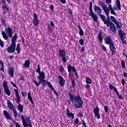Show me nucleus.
I'll list each match as a JSON object with an SVG mask.
<instances>
[{"label": "nucleus", "instance_id": "nucleus-38", "mask_svg": "<svg viewBox=\"0 0 127 127\" xmlns=\"http://www.w3.org/2000/svg\"><path fill=\"white\" fill-rule=\"evenodd\" d=\"M32 23L33 24V25H34L35 26H37L39 24L38 20H33Z\"/></svg>", "mask_w": 127, "mask_h": 127}, {"label": "nucleus", "instance_id": "nucleus-28", "mask_svg": "<svg viewBox=\"0 0 127 127\" xmlns=\"http://www.w3.org/2000/svg\"><path fill=\"white\" fill-rule=\"evenodd\" d=\"M109 88L111 89V90H114V91L115 92H117L118 91V89H117V88L115 86H114V85H113L112 84H111V83H109Z\"/></svg>", "mask_w": 127, "mask_h": 127}, {"label": "nucleus", "instance_id": "nucleus-22", "mask_svg": "<svg viewBox=\"0 0 127 127\" xmlns=\"http://www.w3.org/2000/svg\"><path fill=\"white\" fill-rule=\"evenodd\" d=\"M98 41L102 43L103 42V36H102V31H100L98 35Z\"/></svg>", "mask_w": 127, "mask_h": 127}, {"label": "nucleus", "instance_id": "nucleus-20", "mask_svg": "<svg viewBox=\"0 0 127 127\" xmlns=\"http://www.w3.org/2000/svg\"><path fill=\"white\" fill-rule=\"evenodd\" d=\"M66 115L68 118H70V117H71L72 119H74V114L73 113H70V111H69L68 109H66Z\"/></svg>", "mask_w": 127, "mask_h": 127}, {"label": "nucleus", "instance_id": "nucleus-35", "mask_svg": "<svg viewBox=\"0 0 127 127\" xmlns=\"http://www.w3.org/2000/svg\"><path fill=\"white\" fill-rule=\"evenodd\" d=\"M116 3L118 7V9L121 10V1H120V0H116Z\"/></svg>", "mask_w": 127, "mask_h": 127}, {"label": "nucleus", "instance_id": "nucleus-39", "mask_svg": "<svg viewBox=\"0 0 127 127\" xmlns=\"http://www.w3.org/2000/svg\"><path fill=\"white\" fill-rule=\"evenodd\" d=\"M111 20L112 21V22H114V23L117 22V19H116V18L113 16H111L110 17Z\"/></svg>", "mask_w": 127, "mask_h": 127}, {"label": "nucleus", "instance_id": "nucleus-34", "mask_svg": "<svg viewBox=\"0 0 127 127\" xmlns=\"http://www.w3.org/2000/svg\"><path fill=\"white\" fill-rule=\"evenodd\" d=\"M0 70H1V71H2L3 72H4V69H3V62H2V61L0 60Z\"/></svg>", "mask_w": 127, "mask_h": 127}, {"label": "nucleus", "instance_id": "nucleus-29", "mask_svg": "<svg viewBox=\"0 0 127 127\" xmlns=\"http://www.w3.org/2000/svg\"><path fill=\"white\" fill-rule=\"evenodd\" d=\"M93 113L94 115L96 114H99V113H100V109L98 106L95 108L93 109Z\"/></svg>", "mask_w": 127, "mask_h": 127}, {"label": "nucleus", "instance_id": "nucleus-7", "mask_svg": "<svg viewBox=\"0 0 127 127\" xmlns=\"http://www.w3.org/2000/svg\"><path fill=\"white\" fill-rule=\"evenodd\" d=\"M104 41L105 42V44H108V45H111L114 42H113V41H112V38H111V36H106L104 38Z\"/></svg>", "mask_w": 127, "mask_h": 127}, {"label": "nucleus", "instance_id": "nucleus-62", "mask_svg": "<svg viewBox=\"0 0 127 127\" xmlns=\"http://www.w3.org/2000/svg\"><path fill=\"white\" fill-rule=\"evenodd\" d=\"M111 13L112 14H114V15H116L117 16V14H116V12H115V11L114 10V9H111Z\"/></svg>", "mask_w": 127, "mask_h": 127}, {"label": "nucleus", "instance_id": "nucleus-33", "mask_svg": "<svg viewBox=\"0 0 127 127\" xmlns=\"http://www.w3.org/2000/svg\"><path fill=\"white\" fill-rule=\"evenodd\" d=\"M2 8L3 9V11H4V12H5V11H6V10L7 11H9V9H8V8L7 7V6L6 5H2Z\"/></svg>", "mask_w": 127, "mask_h": 127}, {"label": "nucleus", "instance_id": "nucleus-6", "mask_svg": "<svg viewBox=\"0 0 127 127\" xmlns=\"http://www.w3.org/2000/svg\"><path fill=\"white\" fill-rule=\"evenodd\" d=\"M5 32L6 34H7L8 36L10 37V38H12V34L13 33V30L10 27H7L6 29H5Z\"/></svg>", "mask_w": 127, "mask_h": 127}, {"label": "nucleus", "instance_id": "nucleus-49", "mask_svg": "<svg viewBox=\"0 0 127 127\" xmlns=\"http://www.w3.org/2000/svg\"><path fill=\"white\" fill-rule=\"evenodd\" d=\"M28 100L32 99V97H31V95L30 92H29L28 93Z\"/></svg>", "mask_w": 127, "mask_h": 127}, {"label": "nucleus", "instance_id": "nucleus-26", "mask_svg": "<svg viewBox=\"0 0 127 127\" xmlns=\"http://www.w3.org/2000/svg\"><path fill=\"white\" fill-rule=\"evenodd\" d=\"M13 73H14L13 68L12 67H10L9 69V75H10V77H13V76H14V74Z\"/></svg>", "mask_w": 127, "mask_h": 127}, {"label": "nucleus", "instance_id": "nucleus-45", "mask_svg": "<svg viewBox=\"0 0 127 127\" xmlns=\"http://www.w3.org/2000/svg\"><path fill=\"white\" fill-rule=\"evenodd\" d=\"M41 71L40 70V64L38 65V69L36 70V72H37L38 74H40V72Z\"/></svg>", "mask_w": 127, "mask_h": 127}, {"label": "nucleus", "instance_id": "nucleus-23", "mask_svg": "<svg viewBox=\"0 0 127 127\" xmlns=\"http://www.w3.org/2000/svg\"><path fill=\"white\" fill-rule=\"evenodd\" d=\"M4 91L7 96H10L11 92L10 90H9V89H8V86H6L5 87H4Z\"/></svg>", "mask_w": 127, "mask_h": 127}, {"label": "nucleus", "instance_id": "nucleus-3", "mask_svg": "<svg viewBox=\"0 0 127 127\" xmlns=\"http://www.w3.org/2000/svg\"><path fill=\"white\" fill-rule=\"evenodd\" d=\"M14 91L15 93V97L16 98V102L18 104V111H19L20 113H22V112H23V105L20 104V96H19V93H18V90L14 88Z\"/></svg>", "mask_w": 127, "mask_h": 127}, {"label": "nucleus", "instance_id": "nucleus-12", "mask_svg": "<svg viewBox=\"0 0 127 127\" xmlns=\"http://www.w3.org/2000/svg\"><path fill=\"white\" fill-rule=\"evenodd\" d=\"M93 9L95 12L99 13L100 16V14L102 13V9L101 8V7L97 5H95L93 7Z\"/></svg>", "mask_w": 127, "mask_h": 127}, {"label": "nucleus", "instance_id": "nucleus-51", "mask_svg": "<svg viewBox=\"0 0 127 127\" xmlns=\"http://www.w3.org/2000/svg\"><path fill=\"white\" fill-rule=\"evenodd\" d=\"M2 86H3V88H4V89L6 87H8V86H7V84H6V81H3Z\"/></svg>", "mask_w": 127, "mask_h": 127}, {"label": "nucleus", "instance_id": "nucleus-10", "mask_svg": "<svg viewBox=\"0 0 127 127\" xmlns=\"http://www.w3.org/2000/svg\"><path fill=\"white\" fill-rule=\"evenodd\" d=\"M21 119L22 120L23 126L24 127H32V125L30 124L28 125V123H27L25 121V119H24V116L22 115L21 117Z\"/></svg>", "mask_w": 127, "mask_h": 127}, {"label": "nucleus", "instance_id": "nucleus-60", "mask_svg": "<svg viewBox=\"0 0 127 127\" xmlns=\"http://www.w3.org/2000/svg\"><path fill=\"white\" fill-rule=\"evenodd\" d=\"M34 18H33V20H38V19H37L38 18V17H37V15H36V13H34Z\"/></svg>", "mask_w": 127, "mask_h": 127}, {"label": "nucleus", "instance_id": "nucleus-1", "mask_svg": "<svg viewBox=\"0 0 127 127\" xmlns=\"http://www.w3.org/2000/svg\"><path fill=\"white\" fill-rule=\"evenodd\" d=\"M67 94L69 97L71 102L73 103L74 101V107L75 109H80L83 107V99H82L80 95H77L74 96L71 92H68Z\"/></svg>", "mask_w": 127, "mask_h": 127}, {"label": "nucleus", "instance_id": "nucleus-42", "mask_svg": "<svg viewBox=\"0 0 127 127\" xmlns=\"http://www.w3.org/2000/svg\"><path fill=\"white\" fill-rule=\"evenodd\" d=\"M0 22L2 24H3V25H4V26H6V25L5 24V21H4V18H1Z\"/></svg>", "mask_w": 127, "mask_h": 127}, {"label": "nucleus", "instance_id": "nucleus-11", "mask_svg": "<svg viewBox=\"0 0 127 127\" xmlns=\"http://www.w3.org/2000/svg\"><path fill=\"white\" fill-rule=\"evenodd\" d=\"M110 29L112 32H114V33H116V31L118 30V28L117 29L116 25L113 23V22H112V23L110 22Z\"/></svg>", "mask_w": 127, "mask_h": 127}, {"label": "nucleus", "instance_id": "nucleus-25", "mask_svg": "<svg viewBox=\"0 0 127 127\" xmlns=\"http://www.w3.org/2000/svg\"><path fill=\"white\" fill-rule=\"evenodd\" d=\"M78 28L79 30V35H80L81 36H83V35H84V31H83V29H82V28H81V25H79L78 26Z\"/></svg>", "mask_w": 127, "mask_h": 127}, {"label": "nucleus", "instance_id": "nucleus-46", "mask_svg": "<svg viewBox=\"0 0 127 127\" xmlns=\"http://www.w3.org/2000/svg\"><path fill=\"white\" fill-rule=\"evenodd\" d=\"M48 28V31H49L50 32L52 31V27H51V26L50 24H48L47 26Z\"/></svg>", "mask_w": 127, "mask_h": 127}, {"label": "nucleus", "instance_id": "nucleus-31", "mask_svg": "<svg viewBox=\"0 0 127 127\" xmlns=\"http://www.w3.org/2000/svg\"><path fill=\"white\" fill-rule=\"evenodd\" d=\"M16 50L17 54H20L21 49H20V44H18L16 46Z\"/></svg>", "mask_w": 127, "mask_h": 127}, {"label": "nucleus", "instance_id": "nucleus-63", "mask_svg": "<svg viewBox=\"0 0 127 127\" xmlns=\"http://www.w3.org/2000/svg\"><path fill=\"white\" fill-rule=\"evenodd\" d=\"M52 91H53L54 94H55L56 96H58V93H57V91H56V90H55V89L54 88L53 90H52Z\"/></svg>", "mask_w": 127, "mask_h": 127}, {"label": "nucleus", "instance_id": "nucleus-54", "mask_svg": "<svg viewBox=\"0 0 127 127\" xmlns=\"http://www.w3.org/2000/svg\"><path fill=\"white\" fill-rule=\"evenodd\" d=\"M0 45L1 46V47L3 48V41H2V40H1V39H0Z\"/></svg>", "mask_w": 127, "mask_h": 127}, {"label": "nucleus", "instance_id": "nucleus-48", "mask_svg": "<svg viewBox=\"0 0 127 127\" xmlns=\"http://www.w3.org/2000/svg\"><path fill=\"white\" fill-rule=\"evenodd\" d=\"M79 43L81 46H83L84 45V40L83 39H81L79 40Z\"/></svg>", "mask_w": 127, "mask_h": 127}, {"label": "nucleus", "instance_id": "nucleus-21", "mask_svg": "<svg viewBox=\"0 0 127 127\" xmlns=\"http://www.w3.org/2000/svg\"><path fill=\"white\" fill-rule=\"evenodd\" d=\"M60 57H64L66 56V52L63 50H60L59 52Z\"/></svg>", "mask_w": 127, "mask_h": 127}, {"label": "nucleus", "instance_id": "nucleus-58", "mask_svg": "<svg viewBox=\"0 0 127 127\" xmlns=\"http://www.w3.org/2000/svg\"><path fill=\"white\" fill-rule=\"evenodd\" d=\"M74 124L75 125H78L79 124V119L76 118L75 120L74 121Z\"/></svg>", "mask_w": 127, "mask_h": 127}, {"label": "nucleus", "instance_id": "nucleus-41", "mask_svg": "<svg viewBox=\"0 0 127 127\" xmlns=\"http://www.w3.org/2000/svg\"><path fill=\"white\" fill-rule=\"evenodd\" d=\"M99 4H100V5H101V6L102 8H104L105 7H107V6H106V4L105 3H104V2H103V1H100L99 2Z\"/></svg>", "mask_w": 127, "mask_h": 127}, {"label": "nucleus", "instance_id": "nucleus-43", "mask_svg": "<svg viewBox=\"0 0 127 127\" xmlns=\"http://www.w3.org/2000/svg\"><path fill=\"white\" fill-rule=\"evenodd\" d=\"M48 86L51 89L53 90L54 89V87H53V85L51 84V83L50 82H48Z\"/></svg>", "mask_w": 127, "mask_h": 127}, {"label": "nucleus", "instance_id": "nucleus-4", "mask_svg": "<svg viewBox=\"0 0 127 127\" xmlns=\"http://www.w3.org/2000/svg\"><path fill=\"white\" fill-rule=\"evenodd\" d=\"M100 17H101V20L104 22V24L107 26V27H110L111 26V19L110 18H106V16L104 15L100 14Z\"/></svg>", "mask_w": 127, "mask_h": 127}, {"label": "nucleus", "instance_id": "nucleus-14", "mask_svg": "<svg viewBox=\"0 0 127 127\" xmlns=\"http://www.w3.org/2000/svg\"><path fill=\"white\" fill-rule=\"evenodd\" d=\"M3 115L5 118H6V119H7V120H12L11 115H10L9 113L7 112L5 110L3 111Z\"/></svg>", "mask_w": 127, "mask_h": 127}, {"label": "nucleus", "instance_id": "nucleus-27", "mask_svg": "<svg viewBox=\"0 0 127 127\" xmlns=\"http://www.w3.org/2000/svg\"><path fill=\"white\" fill-rule=\"evenodd\" d=\"M1 34L3 36V38H4L5 40H7V39H8V36H7L6 33L4 32V31H2L1 32Z\"/></svg>", "mask_w": 127, "mask_h": 127}, {"label": "nucleus", "instance_id": "nucleus-16", "mask_svg": "<svg viewBox=\"0 0 127 127\" xmlns=\"http://www.w3.org/2000/svg\"><path fill=\"white\" fill-rule=\"evenodd\" d=\"M67 70H68V72L70 73L71 71H72V72H75V71H76V68H75V67L71 65V64H69L67 66Z\"/></svg>", "mask_w": 127, "mask_h": 127}, {"label": "nucleus", "instance_id": "nucleus-8", "mask_svg": "<svg viewBox=\"0 0 127 127\" xmlns=\"http://www.w3.org/2000/svg\"><path fill=\"white\" fill-rule=\"evenodd\" d=\"M118 34L120 36L121 39H126L127 37V34L126 32H124L122 29H119L118 30Z\"/></svg>", "mask_w": 127, "mask_h": 127}, {"label": "nucleus", "instance_id": "nucleus-37", "mask_svg": "<svg viewBox=\"0 0 127 127\" xmlns=\"http://www.w3.org/2000/svg\"><path fill=\"white\" fill-rule=\"evenodd\" d=\"M86 84H91L92 83V79L89 77H87L86 79Z\"/></svg>", "mask_w": 127, "mask_h": 127}, {"label": "nucleus", "instance_id": "nucleus-24", "mask_svg": "<svg viewBox=\"0 0 127 127\" xmlns=\"http://www.w3.org/2000/svg\"><path fill=\"white\" fill-rule=\"evenodd\" d=\"M24 67H26V68H28L29 66H30V60H27L25 62V63L23 64Z\"/></svg>", "mask_w": 127, "mask_h": 127}, {"label": "nucleus", "instance_id": "nucleus-64", "mask_svg": "<svg viewBox=\"0 0 127 127\" xmlns=\"http://www.w3.org/2000/svg\"><path fill=\"white\" fill-rule=\"evenodd\" d=\"M125 83H126V81L125 80V79H122V83L123 86H125L126 85Z\"/></svg>", "mask_w": 127, "mask_h": 127}, {"label": "nucleus", "instance_id": "nucleus-15", "mask_svg": "<svg viewBox=\"0 0 127 127\" xmlns=\"http://www.w3.org/2000/svg\"><path fill=\"white\" fill-rule=\"evenodd\" d=\"M89 15L93 17L95 22H98V16L96 14H94V12H90Z\"/></svg>", "mask_w": 127, "mask_h": 127}, {"label": "nucleus", "instance_id": "nucleus-50", "mask_svg": "<svg viewBox=\"0 0 127 127\" xmlns=\"http://www.w3.org/2000/svg\"><path fill=\"white\" fill-rule=\"evenodd\" d=\"M59 69H60V72L61 73H62V72H63V71H64V68L63 67V66H62V65H61V66H60Z\"/></svg>", "mask_w": 127, "mask_h": 127}, {"label": "nucleus", "instance_id": "nucleus-17", "mask_svg": "<svg viewBox=\"0 0 127 127\" xmlns=\"http://www.w3.org/2000/svg\"><path fill=\"white\" fill-rule=\"evenodd\" d=\"M40 76H38L37 78L38 80L41 79H45L46 77L45 76V73L43 71H40V73H39Z\"/></svg>", "mask_w": 127, "mask_h": 127}, {"label": "nucleus", "instance_id": "nucleus-5", "mask_svg": "<svg viewBox=\"0 0 127 127\" xmlns=\"http://www.w3.org/2000/svg\"><path fill=\"white\" fill-rule=\"evenodd\" d=\"M38 82L34 80V79H33V83H35V85L37 86V87H39L40 84L43 83V87L44 88L46 86V84H48L47 81L45 80V78L41 79H38Z\"/></svg>", "mask_w": 127, "mask_h": 127}, {"label": "nucleus", "instance_id": "nucleus-19", "mask_svg": "<svg viewBox=\"0 0 127 127\" xmlns=\"http://www.w3.org/2000/svg\"><path fill=\"white\" fill-rule=\"evenodd\" d=\"M103 9L104 10V12H105L106 15L107 16V18H110V15H109V14H110V10L109 9L108 7L106 6L103 8Z\"/></svg>", "mask_w": 127, "mask_h": 127}, {"label": "nucleus", "instance_id": "nucleus-53", "mask_svg": "<svg viewBox=\"0 0 127 127\" xmlns=\"http://www.w3.org/2000/svg\"><path fill=\"white\" fill-rule=\"evenodd\" d=\"M95 117H96L98 120L99 119H101V116H100L99 113H96V114H95Z\"/></svg>", "mask_w": 127, "mask_h": 127}, {"label": "nucleus", "instance_id": "nucleus-57", "mask_svg": "<svg viewBox=\"0 0 127 127\" xmlns=\"http://www.w3.org/2000/svg\"><path fill=\"white\" fill-rule=\"evenodd\" d=\"M104 110H105V113H108V112H109V107H108L107 106H106L104 107Z\"/></svg>", "mask_w": 127, "mask_h": 127}, {"label": "nucleus", "instance_id": "nucleus-36", "mask_svg": "<svg viewBox=\"0 0 127 127\" xmlns=\"http://www.w3.org/2000/svg\"><path fill=\"white\" fill-rule=\"evenodd\" d=\"M89 11L90 12H93V3L92 1L90 2Z\"/></svg>", "mask_w": 127, "mask_h": 127}, {"label": "nucleus", "instance_id": "nucleus-18", "mask_svg": "<svg viewBox=\"0 0 127 127\" xmlns=\"http://www.w3.org/2000/svg\"><path fill=\"white\" fill-rule=\"evenodd\" d=\"M7 107L8 108H9L10 110L12 111V110H14L15 109V107L13 106V104L10 102V100H8L7 101Z\"/></svg>", "mask_w": 127, "mask_h": 127}, {"label": "nucleus", "instance_id": "nucleus-56", "mask_svg": "<svg viewBox=\"0 0 127 127\" xmlns=\"http://www.w3.org/2000/svg\"><path fill=\"white\" fill-rule=\"evenodd\" d=\"M19 80H22V81H24V76H23V75H22V74L20 75Z\"/></svg>", "mask_w": 127, "mask_h": 127}, {"label": "nucleus", "instance_id": "nucleus-13", "mask_svg": "<svg viewBox=\"0 0 127 127\" xmlns=\"http://www.w3.org/2000/svg\"><path fill=\"white\" fill-rule=\"evenodd\" d=\"M109 47L110 48L111 51L112 52V55H116V47H115V44L114 43L111 44V45H109Z\"/></svg>", "mask_w": 127, "mask_h": 127}, {"label": "nucleus", "instance_id": "nucleus-32", "mask_svg": "<svg viewBox=\"0 0 127 127\" xmlns=\"http://www.w3.org/2000/svg\"><path fill=\"white\" fill-rule=\"evenodd\" d=\"M120 22H118V21H116L115 23H114L116 24L117 27H118V28L119 29H122V27H121V26H120V24H121L122 26V22L121 21V20H120Z\"/></svg>", "mask_w": 127, "mask_h": 127}, {"label": "nucleus", "instance_id": "nucleus-47", "mask_svg": "<svg viewBox=\"0 0 127 127\" xmlns=\"http://www.w3.org/2000/svg\"><path fill=\"white\" fill-rule=\"evenodd\" d=\"M71 83H72V87L73 88H75V85H76V82H75V80L73 79L71 81Z\"/></svg>", "mask_w": 127, "mask_h": 127}, {"label": "nucleus", "instance_id": "nucleus-52", "mask_svg": "<svg viewBox=\"0 0 127 127\" xmlns=\"http://www.w3.org/2000/svg\"><path fill=\"white\" fill-rule=\"evenodd\" d=\"M121 65L123 68H125L126 67V63H125V62L124 61H122L121 62Z\"/></svg>", "mask_w": 127, "mask_h": 127}, {"label": "nucleus", "instance_id": "nucleus-61", "mask_svg": "<svg viewBox=\"0 0 127 127\" xmlns=\"http://www.w3.org/2000/svg\"><path fill=\"white\" fill-rule=\"evenodd\" d=\"M67 11L70 13V15H72V13H73V12L72 11V10H71V8H68Z\"/></svg>", "mask_w": 127, "mask_h": 127}, {"label": "nucleus", "instance_id": "nucleus-40", "mask_svg": "<svg viewBox=\"0 0 127 127\" xmlns=\"http://www.w3.org/2000/svg\"><path fill=\"white\" fill-rule=\"evenodd\" d=\"M12 111H13V114H14V116L15 118H17V111H16V109L15 108H14V109H13Z\"/></svg>", "mask_w": 127, "mask_h": 127}, {"label": "nucleus", "instance_id": "nucleus-44", "mask_svg": "<svg viewBox=\"0 0 127 127\" xmlns=\"http://www.w3.org/2000/svg\"><path fill=\"white\" fill-rule=\"evenodd\" d=\"M115 93L117 94L118 98L120 99V100H122L123 99V96L122 95H120V93H119V91H118V90Z\"/></svg>", "mask_w": 127, "mask_h": 127}, {"label": "nucleus", "instance_id": "nucleus-2", "mask_svg": "<svg viewBox=\"0 0 127 127\" xmlns=\"http://www.w3.org/2000/svg\"><path fill=\"white\" fill-rule=\"evenodd\" d=\"M17 39V34L15 33L11 39L12 44L7 49L8 53H14L15 51V47H16V44L15 41Z\"/></svg>", "mask_w": 127, "mask_h": 127}, {"label": "nucleus", "instance_id": "nucleus-55", "mask_svg": "<svg viewBox=\"0 0 127 127\" xmlns=\"http://www.w3.org/2000/svg\"><path fill=\"white\" fill-rule=\"evenodd\" d=\"M62 60L64 62V63H66V62H67V60L66 59V57H62Z\"/></svg>", "mask_w": 127, "mask_h": 127}, {"label": "nucleus", "instance_id": "nucleus-30", "mask_svg": "<svg viewBox=\"0 0 127 127\" xmlns=\"http://www.w3.org/2000/svg\"><path fill=\"white\" fill-rule=\"evenodd\" d=\"M25 121L27 124V123L29 124L28 125H32L31 123V121L30 120V117H26Z\"/></svg>", "mask_w": 127, "mask_h": 127}, {"label": "nucleus", "instance_id": "nucleus-59", "mask_svg": "<svg viewBox=\"0 0 127 127\" xmlns=\"http://www.w3.org/2000/svg\"><path fill=\"white\" fill-rule=\"evenodd\" d=\"M11 84L12 85L13 87H14L15 88L18 89V87H17V86H16V84H14L13 82L11 81Z\"/></svg>", "mask_w": 127, "mask_h": 127}, {"label": "nucleus", "instance_id": "nucleus-9", "mask_svg": "<svg viewBox=\"0 0 127 127\" xmlns=\"http://www.w3.org/2000/svg\"><path fill=\"white\" fill-rule=\"evenodd\" d=\"M58 78L59 79V84L61 87H64V85H65V80L63 76L61 75H59Z\"/></svg>", "mask_w": 127, "mask_h": 127}]
</instances>
